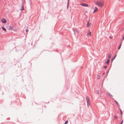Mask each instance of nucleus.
<instances>
[{
  "mask_svg": "<svg viewBox=\"0 0 124 124\" xmlns=\"http://www.w3.org/2000/svg\"><path fill=\"white\" fill-rule=\"evenodd\" d=\"M12 27L10 26H9L8 27H7V28L8 29H12Z\"/></svg>",
  "mask_w": 124,
  "mask_h": 124,
  "instance_id": "11",
  "label": "nucleus"
},
{
  "mask_svg": "<svg viewBox=\"0 0 124 124\" xmlns=\"http://www.w3.org/2000/svg\"><path fill=\"white\" fill-rule=\"evenodd\" d=\"M69 2L68 3L67 6V7L68 8V7L69 6Z\"/></svg>",
  "mask_w": 124,
  "mask_h": 124,
  "instance_id": "21",
  "label": "nucleus"
},
{
  "mask_svg": "<svg viewBox=\"0 0 124 124\" xmlns=\"http://www.w3.org/2000/svg\"><path fill=\"white\" fill-rule=\"evenodd\" d=\"M98 11V9L96 7H95L94 8V10L93 11V13H95L97 12Z\"/></svg>",
  "mask_w": 124,
  "mask_h": 124,
  "instance_id": "2",
  "label": "nucleus"
},
{
  "mask_svg": "<svg viewBox=\"0 0 124 124\" xmlns=\"http://www.w3.org/2000/svg\"><path fill=\"white\" fill-rule=\"evenodd\" d=\"M119 110L120 111L121 114H123V113L122 110L120 108L119 109Z\"/></svg>",
  "mask_w": 124,
  "mask_h": 124,
  "instance_id": "16",
  "label": "nucleus"
},
{
  "mask_svg": "<svg viewBox=\"0 0 124 124\" xmlns=\"http://www.w3.org/2000/svg\"><path fill=\"white\" fill-rule=\"evenodd\" d=\"M96 93L98 94H99V91L98 90H97L96 91Z\"/></svg>",
  "mask_w": 124,
  "mask_h": 124,
  "instance_id": "18",
  "label": "nucleus"
},
{
  "mask_svg": "<svg viewBox=\"0 0 124 124\" xmlns=\"http://www.w3.org/2000/svg\"><path fill=\"white\" fill-rule=\"evenodd\" d=\"M109 62V60H108L107 61L105 62V63L106 64H108Z\"/></svg>",
  "mask_w": 124,
  "mask_h": 124,
  "instance_id": "10",
  "label": "nucleus"
},
{
  "mask_svg": "<svg viewBox=\"0 0 124 124\" xmlns=\"http://www.w3.org/2000/svg\"><path fill=\"white\" fill-rule=\"evenodd\" d=\"M108 94L110 96H113L112 95H110V94Z\"/></svg>",
  "mask_w": 124,
  "mask_h": 124,
  "instance_id": "25",
  "label": "nucleus"
},
{
  "mask_svg": "<svg viewBox=\"0 0 124 124\" xmlns=\"http://www.w3.org/2000/svg\"><path fill=\"white\" fill-rule=\"evenodd\" d=\"M121 45H122V43H121L120 45H119V46L118 47V49H120L121 47Z\"/></svg>",
  "mask_w": 124,
  "mask_h": 124,
  "instance_id": "15",
  "label": "nucleus"
},
{
  "mask_svg": "<svg viewBox=\"0 0 124 124\" xmlns=\"http://www.w3.org/2000/svg\"><path fill=\"white\" fill-rule=\"evenodd\" d=\"M24 9L23 6V5H22L21 8V10H24Z\"/></svg>",
  "mask_w": 124,
  "mask_h": 124,
  "instance_id": "8",
  "label": "nucleus"
},
{
  "mask_svg": "<svg viewBox=\"0 0 124 124\" xmlns=\"http://www.w3.org/2000/svg\"><path fill=\"white\" fill-rule=\"evenodd\" d=\"M90 24L89 23V22H88L87 23V27H89L90 26Z\"/></svg>",
  "mask_w": 124,
  "mask_h": 124,
  "instance_id": "6",
  "label": "nucleus"
},
{
  "mask_svg": "<svg viewBox=\"0 0 124 124\" xmlns=\"http://www.w3.org/2000/svg\"><path fill=\"white\" fill-rule=\"evenodd\" d=\"M97 78L98 79L100 78L101 77V76L100 75H98L97 76Z\"/></svg>",
  "mask_w": 124,
  "mask_h": 124,
  "instance_id": "13",
  "label": "nucleus"
},
{
  "mask_svg": "<svg viewBox=\"0 0 124 124\" xmlns=\"http://www.w3.org/2000/svg\"><path fill=\"white\" fill-rule=\"evenodd\" d=\"M80 5H82V6H83L85 7H88V4H85L84 3H82L81 4H80Z\"/></svg>",
  "mask_w": 124,
  "mask_h": 124,
  "instance_id": "4",
  "label": "nucleus"
},
{
  "mask_svg": "<svg viewBox=\"0 0 124 124\" xmlns=\"http://www.w3.org/2000/svg\"><path fill=\"white\" fill-rule=\"evenodd\" d=\"M68 120H67L65 122L64 124H67L68 123Z\"/></svg>",
  "mask_w": 124,
  "mask_h": 124,
  "instance_id": "19",
  "label": "nucleus"
},
{
  "mask_svg": "<svg viewBox=\"0 0 124 124\" xmlns=\"http://www.w3.org/2000/svg\"><path fill=\"white\" fill-rule=\"evenodd\" d=\"M105 74V73H103V74Z\"/></svg>",
  "mask_w": 124,
  "mask_h": 124,
  "instance_id": "29",
  "label": "nucleus"
},
{
  "mask_svg": "<svg viewBox=\"0 0 124 124\" xmlns=\"http://www.w3.org/2000/svg\"><path fill=\"white\" fill-rule=\"evenodd\" d=\"M96 4L99 7H102L104 5L103 3L101 1H98L97 2Z\"/></svg>",
  "mask_w": 124,
  "mask_h": 124,
  "instance_id": "1",
  "label": "nucleus"
},
{
  "mask_svg": "<svg viewBox=\"0 0 124 124\" xmlns=\"http://www.w3.org/2000/svg\"><path fill=\"white\" fill-rule=\"evenodd\" d=\"M69 2H70V0H68V2L69 3Z\"/></svg>",
  "mask_w": 124,
  "mask_h": 124,
  "instance_id": "27",
  "label": "nucleus"
},
{
  "mask_svg": "<svg viewBox=\"0 0 124 124\" xmlns=\"http://www.w3.org/2000/svg\"><path fill=\"white\" fill-rule=\"evenodd\" d=\"M111 54H109L108 56V57L109 59H110L111 58Z\"/></svg>",
  "mask_w": 124,
  "mask_h": 124,
  "instance_id": "17",
  "label": "nucleus"
},
{
  "mask_svg": "<svg viewBox=\"0 0 124 124\" xmlns=\"http://www.w3.org/2000/svg\"><path fill=\"white\" fill-rule=\"evenodd\" d=\"M116 55H115L114 56V58H113V59H112V60H114V59L116 57Z\"/></svg>",
  "mask_w": 124,
  "mask_h": 124,
  "instance_id": "23",
  "label": "nucleus"
},
{
  "mask_svg": "<svg viewBox=\"0 0 124 124\" xmlns=\"http://www.w3.org/2000/svg\"><path fill=\"white\" fill-rule=\"evenodd\" d=\"M28 31V30L27 29L26 30V32H27Z\"/></svg>",
  "mask_w": 124,
  "mask_h": 124,
  "instance_id": "22",
  "label": "nucleus"
},
{
  "mask_svg": "<svg viewBox=\"0 0 124 124\" xmlns=\"http://www.w3.org/2000/svg\"><path fill=\"white\" fill-rule=\"evenodd\" d=\"M91 32L90 31H89L88 32V33H87L88 35H89L90 36H91Z\"/></svg>",
  "mask_w": 124,
  "mask_h": 124,
  "instance_id": "12",
  "label": "nucleus"
},
{
  "mask_svg": "<svg viewBox=\"0 0 124 124\" xmlns=\"http://www.w3.org/2000/svg\"><path fill=\"white\" fill-rule=\"evenodd\" d=\"M1 21L2 23H6L7 22L6 19L4 18L2 19H1Z\"/></svg>",
  "mask_w": 124,
  "mask_h": 124,
  "instance_id": "5",
  "label": "nucleus"
},
{
  "mask_svg": "<svg viewBox=\"0 0 124 124\" xmlns=\"http://www.w3.org/2000/svg\"><path fill=\"white\" fill-rule=\"evenodd\" d=\"M123 122V120H122L121 122V123L120 124H122Z\"/></svg>",
  "mask_w": 124,
  "mask_h": 124,
  "instance_id": "20",
  "label": "nucleus"
},
{
  "mask_svg": "<svg viewBox=\"0 0 124 124\" xmlns=\"http://www.w3.org/2000/svg\"><path fill=\"white\" fill-rule=\"evenodd\" d=\"M124 36H123V40H124Z\"/></svg>",
  "mask_w": 124,
  "mask_h": 124,
  "instance_id": "26",
  "label": "nucleus"
},
{
  "mask_svg": "<svg viewBox=\"0 0 124 124\" xmlns=\"http://www.w3.org/2000/svg\"><path fill=\"white\" fill-rule=\"evenodd\" d=\"M2 29L3 30H4V31H6V29H5V28L4 27H2Z\"/></svg>",
  "mask_w": 124,
  "mask_h": 124,
  "instance_id": "9",
  "label": "nucleus"
},
{
  "mask_svg": "<svg viewBox=\"0 0 124 124\" xmlns=\"http://www.w3.org/2000/svg\"><path fill=\"white\" fill-rule=\"evenodd\" d=\"M110 38H111V37H110Z\"/></svg>",
  "mask_w": 124,
  "mask_h": 124,
  "instance_id": "28",
  "label": "nucleus"
},
{
  "mask_svg": "<svg viewBox=\"0 0 124 124\" xmlns=\"http://www.w3.org/2000/svg\"><path fill=\"white\" fill-rule=\"evenodd\" d=\"M86 100H87V104L88 105H89V100L90 99L89 97H86Z\"/></svg>",
  "mask_w": 124,
  "mask_h": 124,
  "instance_id": "3",
  "label": "nucleus"
},
{
  "mask_svg": "<svg viewBox=\"0 0 124 124\" xmlns=\"http://www.w3.org/2000/svg\"><path fill=\"white\" fill-rule=\"evenodd\" d=\"M104 68H105V69L107 67L106 66H104L103 67Z\"/></svg>",
  "mask_w": 124,
  "mask_h": 124,
  "instance_id": "24",
  "label": "nucleus"
},
{
  "mask_svg": "<svg viewBox=\"0 0 124 124\" xmlns=\"http://www.w3.org/2000/svg\"><path fill=\"white\" fill-rule=\"evenodd\" d=\"M114 117L115 119H116L117 118H118L117 116H114Z\"/></svg>",
  "mask_w": 124,
  "mask_h": 124,
  "instance_id": "14",
  "label": "nucleus"
},
{
  "mask_svg": "<svg viewBox=\"0 0 124 124\" xmlns=\"http://www.w3.org/2000/svg\"><path fill=\"white\" fill-rule=\"evenodd\" d=\"M115 102L116 103L117 106H118V107H119L120 106V105L119 104V103H118L116 101V100H115Z\"/></svg>",
  "mask_w": 124,
  "mask_h": 124,
  "instance_id": "7",
  "label": "nucleus"
}]
</instances>
